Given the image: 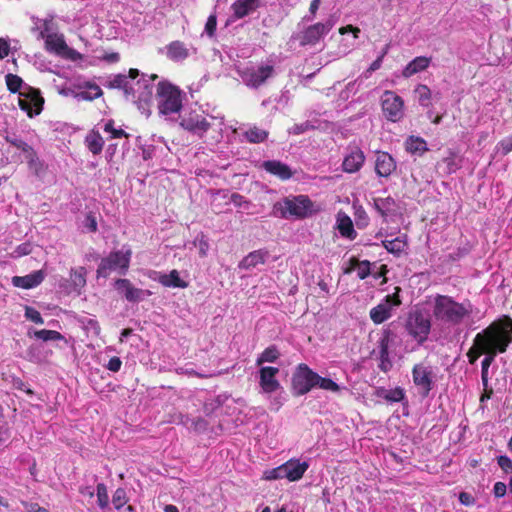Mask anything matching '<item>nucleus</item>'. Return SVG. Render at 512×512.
Instances as JSON below:
<instances>
[{"instance_id":"nucleus-1","label":"nucleus","mask_w":512,"mask_h":512,"mask_svg":"<svg viewBox=\"0 0 512 512\" xmlns=\"http://www.w3.org/2000/svg\"><path fill=\"white\" fill-rule=\"evenodd\" d=\"M473 311L469 301L457 302L446 295H436L433 302V316L436 320L450 325H459L470 317Z\"/></svg>"},{"instance_id":"nucleus-2","label":"nucleus","mask_w":512,"mask_h":512,"mask_svg":"<svg viewBox=\"0 0 512 512\" xmlns=\"http://www.w3.org/2000/svg\"><path fill=\"white\" fill-rule=\"evenodd\" d=\"M139 76V70L130 69L129 74H117L111 77L109 80V87L123 89L126 94H135L139 93L138 100L139 102L147 103L150 101L153 94V85L152 81L157 78V75H151L149 78L143 76L141 79L137 80V82L133 83V81Z\"/></svg>"},{"instance_id":"nucleus-3","label":"nucleus","mask_w":512,"mask_h":512,"mask_svg":"<svg viewBox=\"0 0 512 512\" xmlns=\"http://www.w3.org/2000/svg\"><path fill=\"white\" fill-rule=\"evenodd\" d=\"M511 322V318L505 317L502 320L493 322L487 328L477 333L472 347L467 352L469 363L474 364L481 355H486L498 338L505 333L507 327L511 326Z\"/></svg>"},{"instance_id":"nucleus-4","label":"nucleus","mask_w":512,"mask_h":512,"mask_svg":"<svg viewBox=\"0 0 512 512\" xmlns=\"http://www.w3.org/2000/svg\"><path fill=\"white\" fill-rule=\"evenodd\" d=\"M156 100L159 114L172 119L182 108L183 93L171 82L163 80L157 84Z\"/></svg>"},{"instance_id":"nucleus-5","label":"nucleus","mask_w":512,"mask_h":512,"mask_svg":"<svg viewBox=\"0 0 512 512\" xmlns=\"http://www.w3.org/2000/svg\"><path fill=\"white\" fill-rule=\"evenodd\" d=\"M212 122L201 114L190 113L181 119L180 125L200 137H202L210 128H213L217 135L214 140L218 142L222 138V130L224 126L223 118L211 117Z\"/></svg>"},{"instance_id":"nucleus-6","label":"nucleus","mask_w":512,"mask_h":512,"mask_svg":"<svg viewBox=\"0 0 512 512\" xmlns=\"http://www.w3.org/2000/svg\"><path fill=\"white\" fill-rule=\"evenodd\" d=\"M132 252L129 248L122 247L118 251L111 252L103 258L97 269L98 277H108L112 271H119L120 274H126L131 259Z\"/></svg>"},{"instance_id":"nucleus-7","label":"nucleus","mask_w":512,"mask_h":512,"mask_svg":"<svg viewBox=\"0 0 512 512\" xmlns=\"http://www.w3.org/2000/svg\"><path fill=\"white\" fill-rule=\"evenodd\" d=\"M405 329L418 344H423L430 333L431 320L421 310L411 311L407 317Z\"/></svg>"},{"instance_id":"nucleus-8","label":"nucleus","mask_w":512,"mask_h":512,"mask_svg":"<svg viewBox=\"0 0 512 512\" xmlns=\"http://www.w3.org/2000/svg\"><path fill=\"white\" fill-rule=\"evenodd\" d=\"M399 292L400 288L396 287L392 295H386L378 305L370 310L369 316L374 324H382L393 316L394 311L402 304Z\"/></svg>"},{"instance_id":"nucleus-9","label":"nucleus","mask_w":512,"mask_h":512,"mask_svg":"<svg viewBox=\"0 0 512 512\" xmlns=\"http://www.w3.org/2000/svg\"><path fill=\"white\" fill-rule=\"evenodd\" d=\"M512 342V321L511 326L507 327L505 333L494 343L489 352L485 355L481 362V380L483 387H488V371L498 353H504Z\"/></svg>"},{"instance_id":"nucleus-10","label":"nucleus","mask_w":512,"mask_h":512,"mask_svg":"<svg viewBox=\"0 0 512 512\" xmlns=\"http://www.w3.org/2000/svg\"><path fill=\"white\" fill-rule=\"evenodd\" d=\"M318 374L312 371L306 364H299L292 377L294 394L302 396L316 386Z\"/></svg>"},{"instance_id":"nucleus-11","label":"nucleus","mask_w":512,"mask_h":512,"mask_svg":"<svg viewBox=\"0 0 512 512\" xmlns=\"http://www.w3.org/2000/svg\"><path fill=\"white\" fill-rule=\"evenodd\" d=\"M435 378L436 375L432 366L424 362L414 365L412 369L413 383L422 396H428L435 384Z\"/></svg>"},{"instance_id":"nucleus-12","label":"nucleus","mask_w":512,"mask_h":512,"mask_svg":"<svg viewBox=\"0 0 512 512\" xmlns=\"http://www.w3.org/2000/svg\"><path fill=\"white\" fill-rule=\"evenodd\" d=\"M311 200L304 195L294 198H286L283 201L281 214L283 217L294 216L296 218H305L313 211Z\"/></svg>"},{"instance_id":"nucleus-13","label":"nucleus","mask_w":512,"mask_h":512,"mask_svg":"<svg viewBox=\"0 0 512 512\" xmlns=\"http://www.w3.org/2000/svg\"><path fill=\"white\" fill-rule=\"evenodd\" d=\"M45 48L48 52L54 53L67 60L75 62L82 59V55L75 49L70 48L66 44L63 34L60 33L47 35Z\"/></svg>"},{"instance_id":"nucleus-14","label":"nucleus","mask_w":512,"mask_h":512,"mask_svg":"<svg viewBox=\"0 0 512 512\" xmlns=\"http://www.w3.org/2000/svg\"><path fill=\"white\" fill-rule=\"evenodd\" d=\"M18 104L29 117H33L40 114L42 111L44 99L41 97L38 90L26 86L24 90L19 93Z\"/></svg>"},{"instance_id":"nucleus-15","label":"nucleus","mask_w":512,"mask_h":512,"mask_svg":"<svg viewBox=\"0 0 512 512\" xmlns=\"http://www.w3.org/2000/svg\"><path fill=\"white\" fill-rule=\"evenodd\" d=\"M382 110L386 118L397 122L404 115V101L393 91H385L381 97Z\"/></svg>"},{"instance_id":"nucleus-16","label":"nucleus","mask_w":512,"mask_h":512,"mask_svg":"<svg viewBox=\"0 0 512 512\" xmlns=\"http://www.w3.org/2000/svg\"><path fill=\"white\" fill-rule=\"evenodd\" d=\"M271 65L251 66L240 71L242 81L251 88H258L273 75Z\"/></svg>"},{"instance_id":"nucleus-17","label":"nucleus","mask_w":512,"mask_h":512,"mask_svg":"<svg viewBox=\"0 0 512 512\" xmlns=\"http://www.w3.org/2000/svg\"><path fill=\"white\" fill-rule=\"evenodd\" d=\"M334 26L332 20H327L325 23H316L309 26L301 35L300 44L315 45L324 35H326Z\"/></svg>"},{"instance_id":"nucleus-18","label":"nucleus","mask_w":512,"mask_h":512,"mask_svg":"<svg viewBox=\"0 0 512 512\" xmlns=\"http://www.w3.org/2000/svg\"><path fill=\"white\" fill-rule=\"evenodd\" d=\"M114 286L129 302H139L151 295L150 291L134 287L130 280L125 278L117 279Z\"/></svg>"},{"instance_id":"nucleus-19","label":"nucleus","mask_w":512,"mask_h":512,"mask_svg":"<svg viewBox=\"0 0 512 512\" xmlns=\"http://www.w3.org/2000/svg\"><path fill=\"white\" fill-rule=\"evenodd\" d=\"M279 369L276 367H262L259 371L260 386L265 393H273L280 388V383L276 376Z\"/></svg>"},{"instance_id":"nucleus-20","label":"nucleus","mask_w":512,"mask_h":512,"mask_svg":"<svg viewBox=\"0 0 512 512\" xmlns=\"http://www.w3.org/2000/svg\"><path fill=\"white\" fill-rule=\"evenodd\" d=\"M364 162V152L358 147H352L343 159V171L346 173H355L362 168Z\"/></svg>"},{"instance_id":"nucleus-21","label":"nucleus","mask_w":512,"mask_h":512,"mask_svg":"<svg viewBox=\"0 0 512 512\" xmlns=\"http://www.w3.org/2000/svg\"><path fill=\"white\" fill-rule=\"evenodd\" d=\"M284 471V478L294 482L300 480L304 473L309 468V464L306 461L301 462L299 459H290L282 464Z\"/></svg>"},{"instance_id":"nucleus-22","label":"nucleus","mask_w":512,"mask_h":512,"mask_svg":"<svg viewBox=\"0 0 512 512\" xmlns=\"http://www.w3.org/2000/svg\"><path fill=\"white\" fill-rule=\"evenodd\" d=\"M396 170L394 158L387 152H377L375 172L379 177H389Z\"/></svg>"},{"instance_id":"nucleus-23","label":"nucleus","mask_w":512,"mask_h":512,"mask_svg":"<svg viewBox=\"0 0 512 512\" xmlns=\"http://www.w3.org/2000/svg\"><path fill=\"white\" fill-rule=\"evenodd\" d=\"M44 278V271L38 270L25 276H14L12 278V284L18 288L31 289L40 285Z\"/></svg>"},{"instance_id":"nucleus-24","label":"nucleus","mask_w":512,"mask_h":512,"mask_svg":"<svg viewBox=\"0 0 512 512\" xmlns=\"http://www.w3.org/2000/svg\"><path fill=\"white\" fill-rule=\"evenodd\" d=\"M431 63V58L426 56H419L410 61L402 71L404 78H410L411 76L426 70Z\"/></svg>"},{"instance_id":"nucleus-25","label":"nucleus","mask_w":512,"mask_h":512,"mask_svg":"<svg viewBox=\"0 0 512 512\" xmlns=\"http://www.w3.org/2000/svg\"><path fill=\"white\" fill-rule=\"evenodd\" d=\"M262 167L267 172L279 177L281 180H287V179L291 178V176H292V172H291L290 168L286 164H284L280 161H276V160L265 161V162H263Z\"/></svg>"},{"instance_id":"nucleus-26","label":"nucleus","mask_w":512,"mask_h":512,"mask_svg":"<svg viewBox=\"0 0 512 512\" xmlns=\"http://www.w3.org/2000/svg\"><path fill=\"white\" fill-rule=\"evenodd\" d=\"M259 6V0H237L232 5L234 16L238 19L243 18Z\"/></svg>"},{"instance_id":"nucleus-27","label":"nucleus","mask_w":512,"mask_h":512,"mask_svg":"<svg viewBox=\"0 0 512 512\" xmlns=\"http://www.w3.org/2000/svg\"><path fill=\"white\" fill-rule=\"evenodd\" d=\"M268 256V252L263 250H257L249 253L239 263V268L250 270L259 264H264Z\"/></svg>"},{"instance_id":"nucleus-28","label":"nucleus","mask_w":512,"mask_h":512,"mask_svg":"<svg viewBox=\"0 0 512 512\" xmlns=\"http://www.w3.org/2000/svg\"><path fill=\"white\" fill-rule=\"evenodd\" d=\"M166 55L172 61H183L189 56V49L180 41H173L166 47Z\"/></svg>"},{"instance_id":"nucleus-29","label":"nucleus","mask_w":512,"mask_h":512,"mask_svg":"<svg viewBox=\"0 0 512 512\" xmlns=\"http://www.w3.org/2000/svg\"><path fill=\"white\" fill-rule=\"evenodd\" d=\"M157 280L165 287L186 288L188 286V283L180 278L177 270H172L170 273H160Z\"/></svg>"},{"instance_id":"nucleus-30","label":"nucleus","mask_w":512,"mask_h":512,"mask_svg":"<svg viewBox=\"0 0 512 512\" xmlns=\"http://www.w3.org/2000/svg\"><path fill=\"white\" fill-rule=\"evenodd\" d=\"M85 145L92 154L98 155L102 152L104 140L98 131L92 130L85 137Z\"/></svg>"},{"instance_id":"nucleus-31","label":"nucleus","mask_w":512,"mask_h":512,"mask_svg":"<svg viewBox=\"0 0 512 512\" xmlns=\"http://www.w3.org/2000/svg\"><path fill=\"white\" fill-rule=\"evenodd\" d=\"M337 228L340 234L346 238L354 239L356 237V232L354 230L352 220L344 213L338 214Z\"/></svg>"},{"instance_id":"nucleus-32","label":"nucleus","mask_w":512,"mask_h":512,"mask_svg":"<svg viewBox=\"0 0 512 512\" xmlns=\"http://www.w3.org/2000/svg\"><path fill=\"white\" fill-rule=\"evenodd\" d=\"M20 151L22 152L24 160L27 162L29 168L37 173L41 169L42 164L35 150L30 145L25 143L21 146Z\"/></svg>"},{"instance_id":"nucleus-33","label":"nucleus","mask_w":512,"mask_h":512,"mask_svg":"<svg viewBox=\"0 0 512 512\" xmlns=\"http://www.w3.org/2000/svg\"><path fill=\"white\" fill-rule=\"evenodd\" d=\"M86 274L87 271L84 267H79L75 269H71L70 272V280L73 286V290L78 294L81 293V290L86 285Z\"/></svg>"},{"instance_id":"nucleus-34","label":"nucleus","mask_w":512,"mask_h":512,"mask_svg":"<svg viewBox=\"0 0 512 512\" xmlns=\"http://www.w3.org/2000/svg\"><path fill=\"white\" fill-rule=\"evenodd\" d=\"M85 91H79L74 94V98L78 100H94L102 95L100 87L94 83L86 82Z\"/></svg>"},{"instance_id":"nucleus-35","label":"nucleus","mask_w":512,"mask_h":512,"mask_svg":"<svg viewBox=\"0 0 512 512\" xmlns=\"http://www.w3.org/2000/svg\"><path fill=\"white\" fill-rule=\"evenodd\" d=\"M414 94L420 106L429 107L431 105L433 94L427 85L418 84L414 89Z\"/></svg>"},{"instance_id":"nucleus-36","label":"nucleus","mask_w":512,"mask_h":512,"mask_svg":"<svg viewBox=\"0 0 512 512\" xmlns=\"http://www.w3.org/2000/svg\"><path fill=\"white\" fill-rule=\"evenodd\" d=\"M388 340L383 338L379 342V359H380V369L382 371H387L391 368V361L389 360V351H388Z\"/></svg>"},{"instance_id":"nucleus-37","label":"nucleus","mask_w":512,"mask_h":512,"mask_svg":"<svg viewBox=\"0 0 512 512\" xmlns=\"http://www.w3.org/2000/svg\"><path fill=\"white\" fill-rule=\"evenodd\" d=\"M244 136L250 143H260L268 137V132L256 126H251L244 132Z\"/></svg>"},{"instance_id":"nucleus-38","label":"nucleus","mask_w":512,"mask_h":512,"mask_svg":"<svg viewBox=\"0 0 512 512\" xmlns=\"http://www.w3.org/2000/svg\"><path fill=\"white\" fill-rule=\"evenodd\" d=\"M406 149L411 153H423L427 150L426 142L418 137H410L406 141Z\"/></svg>"},{"instance_id":"nucleus-39","label":"nucleus","mask_w":512,"mask_h":512,"mask_svg":"<svg viewBox=\"0 0 512 512\" xmlns=\"http://www.w3.org/2000/svg\"><path fill=\"white\" fill-rule=\"evenodd\" d=\"M382 243L388 252L394 254H399L406 247V241L402 237H397L392 240H385Z\"/></svg>"},{"instance_id":"nucleus-40","label":"nucleus","mask_w":512,"mask_h":512,"mask_svg":"<svg viewBox=\"0 0 512 512\" xmlns=\"http://www.w3.org/2000/svg\"><path fill=\"white\" fill-rule=\"evenodd\" d=\"M279 355L280 353L278 352L276 347H268L258 357L256 363L258 366L262 365L265 362L273 363L278 359Z\"/></svg>"},{"instance_id":"nucleus-41","label":"nucleus","mask_w":512,"mask_h":512,"mask_svg":"<svg viewBox=\"0 0 512 512\" xmlns=\"http://www.w3.org/2000/svg\"><path fill=\"white\" fill-rule=\"evenodd\" d=\"M34 336L37 339L43 340V341H58L64 339L63 335L55 330H38L35 331Z\"/></svg>"},{"instance_id":"nucleus-42","label":"nucleus","mask_w":512,"mask_h":512,"mask_svg":"<svg viewBox=\"0 0 512 512\" xmlns=\"http://www.w3.org/2000/svg\"><path fill=\"white\" fill-rule=\"evenodd\" d=\"M5 79L7 87L11 92H22L23 80L18 75L9 73L6 75Z\"/></svg>"},{"instance_id":"nucleus-43","label":"nucleus","mask_w":512,"mask_h":512,"mask_svg":"<svg viewBox=\"0 0 512 512\" xmlns=\"http://www.w3.org/2000/svg\"><path fill=\"white\" fill-rule=\"evenodd\" d=\"M316 386L323 390L335 393L340 391V386L336 382H334L332 379L324 378L319 375L317 376Z\"/></svg>"},{"instance_id":"nucleus-44","label":"nucleus","mask_w":512,"mask_h":512,"mask_svg":"<svg viewBox=\"0 0 512 512\" xmlns=\"http://www.w3.org/2000/svg\"><path fill=\"white\" fill-rule=\"evenodd\" d=\"M37 29L39 30L38 37L44 41H47V35H53L57 33L51 20H44L41 25L37 27Z\"/></svg>"},{"instance_id":"nucleus-45","label":"nucleus","mask_w":512,"mask_h":512,"mask_svg":"<svg viewBox=\"0 0 512 512\" xmlns=\"http://www.w3.org/2000/svg\"><path fill=\"white\" fill-rule=\"evenodd\" d=\"M405 393L402 388H395L385 391L383 398L389 402H400L404 399Z\"/></svg>"},{"instance_id":"nucleus-46","label":"nucleus","mask_w":512,"mask_h":512,"mask_svg":"<svg viewBox=\"0 0 512 512\" xmlns=\"http://www.w3.org/2000/svg\"><path fill=\"white\" fill-rule=\"evenodd\" d=\"M96 492H97V501H98V505L101 507V508H105L107 507L108 503H109V496H108V492H107V487L105 484L103 483H99L97 485V489H96Z\"/></svg>"},{"instance_id":"nucleus-47","label":"nucleus","mask_w":512,"mask_h":512,"mask_svg":"<svg viewBox=\"0 0 512 512\" xmlns=\"http://www.w3.org/2000/svg\"><path fill=\"white\" fill-rule=\"evenodd\" d=\"M370 262L367 260L356 261L354 269L360 279H365L371 273Z\"/></svg>"},{"instance_id":"nucleus-48","label":"nucleus","mask_w":512,"mask_h":512,"mask_svg":"<svg viewBox=\"0 0 512 512\" xmlns=\"http://www.w3.org/2000/svg\"><path fill=\"white\" fill-rule=\"evenodd\" d=\"M127 502V496H126V492L124 489L122 488H118L114 494H113V497H112V503L114 505V507L119 510L121 509Z\"/></svg>"},{"instance_id":"nucleus-49","label":"nucleus","mask_w":512,"mask_h":512,"mask_svg":"<svg viewBox=\"0 0 512 512\" xmlns=\"http://www.w3.org/2000/svg\"><path fill=\"white\" fill-rule=\"evenodd\" d=\"M263 477L266 480L285 479L284 478V471H283L282 465H280V466H278L276 468H273V469L265 471Z\"/></svg>"},{"instance_id":"nucleus-50","label":"nucleus","mask_w":512,"mask_h":512,"mask_svg":"<svg viewBox=\"0 0 512 512\" xmlns=\"http://www.w3.org/2000/svg\"><path fill=\"white\" fill-rule=\"evenodd\" d=\"M498 152L507 155L512 151V136L502 139L496 146Z\"/></svg>"},{"instance_id":"nucleus-51","label":"nucleus","mask_w":512,"mask_h":512,"mask_svg":"<svg viewBox=\"0 0 512 512\" xmlns=\"http://www.w3.org/2000/svg\"><path fill=\"white\" fill-rule=\"evenodd\" d=\"M194 245L199 249V254L201 257H205L209 250V243L204 235L197 237L194 241Z\"/></svg>"},{"instance_id":"nucleus-52","label":"nucleus","mask_w":512,"mask_h":512,"mask_svg":"<svg viewBox=\"0 0 512 512\" xmlns=\"http://www.w3.org/2000/svg\"><path fill=\"white\" fill-rule=\"evenodd\" d=\"M25 317L36 323V324H43L44 323V320L41 316V314L34 308L32 307H26L25 309Z\"/></svg>"},{"instance_id":"nucleus-53","label":"nucleus","mask_w":512,"mask_h":512,"mask_svg":"<svg viewBox=\"0 0 512 512\" xmlns=\"http://www.w3.org/2000/svg\"><path fill=\"white\" fill-rule=\"evenodd\" d=\"M32 252V246L30 243H23L16 247V249L13 251L12 255L13 257H21L28 255Z\"/></svg>"},{"instance_id":"nucleus-54","label":"nucleus","mask_w":512,"mask_h":512,"mask_svg":"<svg viewBox=\"0 0 512 512\" xmlns=\"http://www.w3.org/2000/svg\"><path fill=\"white\" fill-rule=\"evenodd\" d=\"M355 220L357 226L364 227L367 225L369 218L367 213L362 208H358L356 209Z\"/></svg>"},{"instance_id":"nucleus-55","label":"nucleus","mask_w":512,"mask_h":512,"mask_svg":"<svg viewBox=\"0 0 512 512\" xmlns=\"http://www.w3.org/2000/svg\"><path fill=\"white\" fill-rule=\"evenodd\" d=\"M83 226L89 231V232H95L97 230V221L96 217L89 213L83 222Z\"/></svg>"},{"instance_id":"nucleus-56","label":"nucleus","mask_w":512,"mask_h":512,"mask_svg":"<svg viewBox=\"0 0 512 512\" xmlns=\"http://www.w3.org/2000/svg\"><path fill=\"white\" fill-rule=\"evenodd\" d=\"M310 128H311V125L309 124V122L306 121L301 124H295L293 127H291L289 129V133L294 134V135H299V134L306 132Z\"/></svg>"},{"instance_id":"nucleus-57","label":"nucleus","mask_w":512,"mask_h":512,"mask_svg":"<svg viewBox=\"0 0 512 512\" xmlns=\"http://www.w3.org/2000/svg\"><path fill=\"white\" fill-rule=\"evenodd\" d=\"M217 20L215 15H210L205 25V31L209 36H213L216 30Z\"/></svg>"},{"instance_id":"nucleus-58","label":"nucleus","mask_w":512,"mask_h":512,"mask_svg":"<svg viewBox=\"0 0 512 512\" xmlns=\"http://www.w3.org/2000/svg\"><path fill=\"white\" fill-rule=\"evenodd\" d=\"M122 366V361L119 357H112L108 364H107V369L112 371V372H118L120 370Z\"/></svg>"},{"instance_id":"nucleus-59","label":"nucleus","mask_w":512,"mask_h":512,"mask_svg":"<svg viewBox=\"0 0 512 512\" xmlns=\"http://www.w3.org/2000/svg\"><path fill=\"white\" fill-rule=\"evenodd\" d=\"M498 464L505 472L512 470V460L507 456H500L498 458Z\"/></svg>"},{"instance_id":"nucleus-60","label":"nucleus","mask_w":512,"mask_h":512,"mask_svg":"<svg viewBox=\"0 0 512 512\" xmlns=\"http://www.w3.org/2000/svg\"><path fill=\"white\" fill-rule=\"evenodd\" d=\"M10 51L9 40L5 38H0V59H4L8 56Z\"/></svg>"},{"instance_id":"nucleus-61","label":"nucleus","mask_w":512,"mask_h":512,"mask_svg":"<svg viewBox=\"0 0 512 512\" xmlns=\"http://www.w3.org/2000/svg\"><path fill=\"white\" fill-rule=\"evenodd\" d=\"M506 491H507V486L505 483H503V482L495 483L494 489H493L495 497H497V498L503 497L506 494Z\"/></svg>"},{"instance_id":"nucleus-62","label":"nucleus","mask_w":512,"mask_h":512,"mask_svg":"<svg viewBox=\"0 0 512 512\" xmlns=\"http://www.w3.org/2000/svg\"><path fill=\"white\" fill-rule=\"evenodd\" d=\"M459 501L461 504H463L465 506H470V505L474 504L475 499L471 494L466 493V492H461L459 494Z\"/></svg>"},{"instance_id":"nucleus-63","label":"nucleus","mask_w":512,"mask_h":512,"mask_svg":"<svg viewBox=\"0 0 512 512\" xmlns=\"http://www.w3.org/2000/svg\"><path fill=\"white\" fill-rule=\"evenodd\" d=\"M386 53H387V51L385 50L375 61H373L371 63L370 67L367 70V73H371V72H374V71L380 69V67L382 65L383 58Z\"/></svg>"},{"instance_id":"nucleus-64","label":"nucleus","mask_w":512,"mask_h":512,"mask_svg":"<svg viewBox=\"0 0 512 512\" xmlns=\"http://www.w3.org/2000/svg\"><path fill=\"white\" fill-rule=\"evenodd\" d=\"M348 32H352V33H353V35H354V38H357V37H358V34L360 33V29H359V28H357V27H353V26H351V25H348V26H345V27H341V28L339 29V33H340V34H342V35H343V34H346V33H348Z\"/></svg>"}]
</instances>
